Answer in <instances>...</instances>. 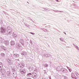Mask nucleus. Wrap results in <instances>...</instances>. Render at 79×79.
<instances>
[{
	"mask_svg": "<svg viewBox=\"0 0 79 79\" xmlns=\"http://www.w3.org/2000/svg\"><path fill=\"white\" fill-rule=\"evenodd\" d=\"M13 36L14 39H16L17 37V35H15L14 34H13Z\"/></svg>",
	"mask_w": 79,
	"mask_h": 79,
	"instance_id": "21",
	"label": "nucleus"
},
{
	"mask_svg": "<svg viewBox=\"0 0 79 79\" xmlns=\"http://www.w3.org/2000/svg\"><path fill=\"white\" fill-rule=\"evenodd\" d=\"M64 77V79L66 77Z\"/></svg>",
	"mask_w": 79,
	"mask_h": 79,
	"instance_id": "39",
	"label": "nucleus"
},
{
	"mask_svg": "<svg viewBox=\"0 0 79 79\" xmlns=\"http://www.w3.org/2000/svg\"><path fill=\"white\" fill-rule=\"evenodd\" d=\"M41 29H42V30H43V31H44L45 30V28H41Z\"/></svg>",
	"mask_w": 79,
	"mask_h": 79,
	"instance_id": "32",
	"label": "nucleus"
},
{
	"mask_svg": "<svg viewBox=\"0 0 79 79\" xmlns=\"http://www.w3.org/2000/svg\"><path fill=\"white\" fill-rule=\"evenodd\" d=\"M32 74H31V73H29L28 74H27V77H32Z\"/></svg>",
	"mask_w": 79,
	"mask_h": 79,
	"instance_id": "16",
	"label": "nucleus"
},
{
	"mask_svg": "<svg viewBox=\"0 0 79 79\" xmlns=\"http://www.w3.org/2000/svg\"><path fill=\"white\" fill-rule=\"evenodd\" d=\"M17 48H20V47H21V45L20 44H18L16 46Z\"/></svg>",
	"mask_w": 79,
	"mask_h": 79,
	"instance_id": "24",
	"label": "nucleus"
},
{
	"mask_svg": "<svg viewBox=\"0 0 79 79\" xmlns=\"http://www.w3.org/2000/svg\"><path fill=\"white\" fill-rule=\"evenodd\" d=\"M75 74L76 75L77 77H79V74L78 73L76 72L75 73Z\"/></svg>",
	"mask_w": 79,
	"mask_h": 79,
	"instance_id": "20",
	"label": "nucleus"
},
{
	"mask_svg": "<svg viewBox=\"0 0 79 79\" xmlns=\"http://www.w3.org/2000/svg\"><path fill=\"white\" fill-rule=\"evenodd\" d=\"M59 12H60V13H61V12H63V11H59Z\"/></svg>",
	"mask_w": 79,
	"mask_h": 79,
	"instance_id": "38",
	"label": "nucleus"
},
{
	"mask_svg": "<svg viewBox=\"0 0 79 79\" xmlns=\"http://www.w3.org/2000/svg\"><path fill=\"white\" fill-rule=\"evenodd\" d=\"M1 33H5L6 32V29L2 27L1 28Z\"/></svg>",
	"mask_w": 79,
	"mask_h": 79,
	"instance_id": "2",
	"label": "nucleus"
},
{
	"mask_svg": "<svg viewBox=\"0 0 79 79\" xmlns=\"http://www.w3.org/2000/svg\"><path fill=\"white\" fill-rule=\"evenodd\" d=\"M29 71H32V70H33V67H30L29 68Z\"/></svg>",
	"mask_w": 79,
	"mask_h": 79,
	"instance_id": "22",
	"label": "nucleus"
},
{
	"mask_svg": "<svg viewBox=\"0 0 79 79\" xmlns=\"http://www.w3.org/2000/svg\"><path fill=\"white\" fill-rule=\"evenodd\" d=\"M56 0V2H59L58 1V0Z\"/></svg>",
	"mask_w": 79,
	"mask_h": 79,
	"instance_id": "41",
	"label": "nucleus"
},
{
	"mask_svg": "<svg viewBox=\"0 0 79 79\" xmlns=\"http://www.w3.org/2000/svg\"><path fill=\"white\" fill-rule=\"evenodd\" d=\"M30 34H32V35H34V34H35V33H32V32H30Z\"/></svg>",
	"mask_w": 79,
	"mask_h": 79,
	"instance_id": "33",
	"label": "nucleus"
},
{
	"mask_svg": "<svg viewBox=\"0 0 79 79\" xmlns=\"http://www.w3.org/2000/svg\"><path fill=\"white\" fill-rule=\"evenodd\" d=\"M73 45L74 46V47H75V48H77V50H79V47H77V46L75 44H73Z\"/></svg>",
	"mask_w": 79,
	"mask_h": 79,
	"instance_id": "19",
	"label": "nucleus"
},
{
	"mask_svg": "<svg viewBox=\"0 0 79 79\" xmlns=\"http://www.w3.org/2000/svg\"><path fill=\"white\" fill-rule=\"evenodd\" d=\"M4 42L6 45H8L9 44V41L8 40H5Z\"/></svg>",
	"mask_w": 79,
	"mask_h": 79,
	"instance_id": "14",
	"label": "nucleus"
},
{
	"mask_svg": "<svg viewBox=\"0 0 79 79\" xmlns=\"http://www.w3.org/2000/svg\"><path fill=\"white\" fill-rule=\"evenodd\" d=\"M44 56L45 58H47V54H44Z\"/></svg>",
	"mask_w": 79,
	"mask_h": 79,
	"instance_id": "28",
	"label": "nucleus"
},
{
	"mask_svg": "<svg viewBox=\"0 0 79 79\" xmlns=\"http://www.w3.org/2000/svg\"><path fill=\"white\" fill-rule=\"evenodd\" d=\"M54 11H55V12H58V11H58V10H54Z\"/></svg>",
	"mask_w": 79,
	"mask_h": 79,
	"instance_id": "35",
	"label": "nucleus"
},
{
	"mask_svg": "<svg viewBox=\"0 0 79 79\" xmlns=\"http://www.w3.org/2000/svg\"><path fill=\"white\" fill-rule=\"evenodd\" d=\"M3 13L5 15H8V14L6 12H4Z\"/></svg>",
	"mask_w": 79,
	"mask_h": 79,
	"instance_id": "31",
	"label": "nucleus"
},
{
	"mask_svg": "<svg viewBox=\"0 0 79 79\" xmlns=\"http://www.w3.org/2000/svg\"><path fill=\"white\" fill-rule=\"evenodd\" d=\"M44 66L45 67H48V64H45L44 65Z\"/></svg>",
	"mask_w": 79,
	"mask_h": 79,
	"instance_id": "30",
	"label": "nucleus"
},
{
	"mask_svg": "<svg viewBox=\"0 0 79 79\" xmlns=\"http://www.w3.org/2000/svg\"><path fill=\"white\" fill-rule=\"evenodd\" d=\"M64 34H65V35H66V33H65V32H64Z\"/></svg>",
	"mask_w": 79,
	"mask_h": 79,
	"instance_id": "43",
	"label": "nucleus"
},
{
	"mask_svg": "<svg viewBox=\"0 0 79 79\" xmlns=\"http://www.w3.org/2000/svg\"><path fill=\"white\" fill-rule=\"evenodd\" d=\"M7 61L8 63V64H11V60L8 59L7 60Z\"/></svg>",
	"mask_w": 79,
	"mask_h": 79,
	"instance_id": "13",
	"label": "nucleus"
},
{
	"mask_svg": "<svg viewBox=\"0 0 79 79\" xmlns=\"http://www.w3.org/2000/svg\"><path fill=\"white\" fill-rule=\"evenodd\" d=\"M20 71L21 73V74H25L26 73V70H25L21 69L20 70Z\"/></svg>",
	"mask_w": 79,
	"mask_h": 79,
	"instance_id": "10",
	"label": "nucleus"
},
{
	"mask_svg": "<svg viewBox=\"0 0 79 79\" xmlns=\"http://www.w3.org/2000/svg\"><path fill=\"white\" fill-rule=\"evenodd\" d=\"M25 26H27V27H28L27 25V24L25 25Z\"/></svg>",
	"mask_w": 79,
	"mask_h": 79,
	"instance_id": "42",
	"label": "nucleus"
},
{
	"mask_svg": "<svg viewBox=\"0 0 79 79\" xmlns=\"http://www.w3.org/2000/svg\"><path fill=\"white\" fill-rule=\"evenodd\" d=\"M2 39V37H0V40Z\"/></svg>",
	"mask_w": 79,
	"mask_h": 79,
	"instance_id": "37",
	"label": "nucleus"
},
{
	"mask_svg": "<svg viewBox=\"0 0 79 79\" xmlns=\"http://www.w3.org/2000/svg\"><path fill=\"white\" fill-rule=\"evenodd\" d=\"M12 75L14 76H15V75H16V72H14V73H13Z\"/></svg>",
	"mask_w": 79,
	"mask_h": 79,
	"instance_id": "29",
	"label": "nucleus"
},
{
	"mask_svg": "<svg viewBox=\"0 0 79 79\" xmlns=\"http://www.w3.org/2000/svg\"><path fill=\"white\" fill-rule=\"evenodd\" d=\"M19 60V59H18V60Z\"/></svg>",
	"mask_w": 79,
	"mask_h": 79,
	"instance_id": "45",
	"label": "nucleus"
},
{
	"mask_svg": "<svg viewBox=\"0 0 79 79\" xmlns=\"http://www.w3.org/2000/svg\"><path fill=\"white\" fill-rule=\"evenodd\" d=\"M1 56H3V57H5V54H4V53H1Z\"/></svg>",
	"mask_w": 79,
	"mask_h": 79,
	"instance_id": "25",
	"label": "nucleus"
},
{
	"mask_svg": "<svg viewBox=\"0 0 79 79\" xmlns=\"http://www.w3.org/2000/svg\"><path fill=\"white\" fill-rule=\"evenodd\" d=\"M67 68L68 69H69V71H70V72H71V71H72V70L69 67H67Z\"/></svg>",
	"mask_w": 79,
	"mask_h": 79,
	"instance_id": "23",
	"label": "nucleus"
},
{
	"mask_svg": "<svg viewBox=\"0 0 79 79\" xmlns=\"http://www.w3.org/2000/svg\"><path fill=\"white\" fill-rule=\"evenodd\" d=\"M44 32H47V29H45V30L44 29Z\"/></svg>",
	"mask_w": 79,
	"mask_h": 79,
	"instance_id": "34",
	"label": "nucleus"
},
{
	"mask_svg": "<svg viewBox=\"0 0 79 79\" xmlns=\"http://www.w3.org/2000/svg\"><path fill=\"white\" fill-rule=\"evenodd\" d=\"M63 38H60V40H63Z\"/></svg>",
	"mask_w": 79,
	"mask_h": 79,
	"instance_id": "36",
	"label": "nucleus"
},
{
	"mask_svg": "<svg viewBox=\"0 0 79 79\" xmlns=\"http://www.w3.org/2000/svg\"><path fill=\"white\" fill-rule=\"evenodd\" d=\"M15 41H14L13 40H12L10 42V44L12 46H13L15 45Z\"/></svg>",
	"mask_w": 79,
	"mask_h": 79,
	"instance_id": "7",
	"label": "nucleus"
},
{
	"mask_svg": "<svg viewBox=\"0 0 79 79\" xmlns=\"http://www.w3.org/2000/svg\"><path fill=\"white\" fill-rule=\"evenodd\" d=\"M7 33L9 34H11L12 32H11V28L10 27H8L7 28Z\"/></svg>",
	"mask_w": 79,
	"mask_h": 79,
	"instance_id": "1",
	"label": "nucleus"
},
{
	"mask_svg": "<svg viewBox=\"0 0 79 79\" xmlns=\"http://www.w3.org/2000/svg\"><path fill=\"white\" fill-rule=\"evenodd\" d=\"M27 19H29V20H31V21H32V22H34V21H33V20H32V19H31V18H30V17H27Z\"/></svg>",
	"mask_w": 79,
	"mask_h": 79,
	"instance_id": "27",
	"label": "nucleus"
},
{
	"mask_svg": "<svg viewBox=\"0 0 79 79\" xmlns=\"http://www.w3.org/2000/svg\"><path fill=\"white\" fill-rule=\"evenodd\" d=\"M62 71L63 73H68V70L67 69L63 68H62Z\"/></svg>",
	"mask_w": 79,
	"mask_h": 79,
	"instance_id": "9",
	"label": "nucleus"
},
{
	"mask_svg": "<svg viewBox=\"0 0 79 79\" xmlns=\"http://www.w3.org/2000/svg\"><path fill=\"white\" fill-rule=\"evenodd\" d=\"M1 72L2 73V75H3V74H5L6 73V71L5 70L3 69H1L0 70Z\"/></svg>",
	"mask_w": 79,
	"mask_h": 79,
	"instance_id": "8",
	"label": "nucleus"
},
{
	"mask_svg": "<svg viewBox=\"0 0 79 79\" xmlns=\"http://www.w3.org/2000/svg\"><path fill=\"white\" fill-rule=\"evenodd\" d=\"M1 48H2L4 50H6V48L4 47L3 46H1Z\"/></svg>",
	"mask_w": 79,
	"mask_h": 79,
	"instance_id": "18",
	"label": "nucleus"
},
{
	"mask_svg": "<svg viewBox=\"0 0 79 79\" xmlns=\"http://www.w3.org/2000/svg\"><path fill=\"white\" fill-rule=\"evenodd\" d=\"M6 74L7 76H11V72L10 71H8Z\"/></svg>",
	"mask_w": 79,
	"mask_h": 79,
	"instance_id": "12",
	"label": "nucleus"
},
{
	"mask_svg": "<svg viewBox=\"0 0 79 79\" xmlns=\"http://www.w3.org/2000/svg\"><path fill=\"white\" fill-rule=\"evenodd\" d=\"M32 77L33 78H36L37 77V74L35 73H34L32 74Z\"/></svg>",
	"mask_w": 79,
	"mask_h": 79,
	"instance_id": "4",
	"label": "nucleus"
},
{
	"mask_svg": "<svg viewBox=\"0 0 79 79\" xmlns=\"http://www.w3.org/2000/svg\"><path fill=\"white\" fill-rule=\"evenodd\" d=\"M49 79H52V78H51V77H49Z\"/></svg>",
	"mask_w": 79,
	"mask_h": 79,
	"instance_id": "40",
	"label": "nucleus"
},
{
	"mask_svg": "<svg viewBox=\"0 0 79 79\" xmlns=\"http://www.w3.org/2000/svg\"><path fill=\"white\" fill-rule=\"evenodd\" d=\"M19 66L21 68H23L24 66V64L23 63H20L19 64Z\"/></svg>",
	"mask_w": 79,
	"mask_h": 79,
	"instance_id": "3",
	"label": "nucleus"
},
{
	"mask_svg": "<svg viewBox=\"0 0 79 79\" xmlns=\"http://www.w3.org/2000/svg\"><path fill=\"white\" fill-rule=\"evenodd\" d=\"M21 54L22 55H23V56L26 55V52H25V51H23V52H22L21 53Z\"/></svg>",
	"mask_w": 79,
	"mask_h": 79,
	"instance_id": "15",
	"label": "nucleus"
},
{
	"mask_svg": "<svg viewBox=\"0 0 79 79\" xmlns=\"http://www.w3.org/2000/svg\"><path fill=\"white\" fill-rule=\"evenodd\" d=\"M3 64L2 62H0V68H3Z\"/></svg>",
	"mask_w": 79,
	"mask_h": 79,
	"instance_id": "17",
	"label": "nucleus"
},
{
	"mask_svg": "<svg viewBox=\"0 0 79 79\" xmlns=\"http://www.w3.org/2000/svg\"><path fill=\"white\" fill-rule=\"evenodd\" d=\"M20 43H21V44H23V42H24V40H20Z\"/></svg>",
	"mask_w": 79,
	"mask_h": 79,
	"instance_id": "26",
	"label": "nucleus"
},
{
	"mask_svg": "<svg viewBox=\"0 0 79 79\" xmlns=\"http://www.w3.org/2000/svg\"><path fill=\"white\" fill-rule=\"evenodd\" d=\"M61 67L60 66H58L57 69H56V70L57 71H61L62 70V69H61Z\"/></svg>",
	"mask_w": 79,
	"mask_h": 79,
	"instance_id": "6",
	"label": "nucleus"
},
{
	"mask_svg": "<svg viewBox=\"0 0 79 79\" xmlns=\"http://www.w3.org/2000/svg\"><path fill=\"white\" fill-rule=\"evenodd\" d=\"M71 76L72 78H73V79H77V77L75 75V74L74 73H72Z\"/></svg>",
	"mask_w": 79,
	"mask_h": 79,
	"instance_id": "5",
	"label": "nucleus"
},
{
	"mask_svg": "<svg viewBox=\"0 0 79 79\" xmlns=\"http://www.w3.org/2000/svg\"><path fill=\"white\" fill-rule=\"evenodd\" d=\"M13 56L15 57V58H16L17 57H19V55L17 54H13Z\"/></svg>",
	"mask_w": 79,
	"mask_h": 79,
	"instance_id": "11",
	"label": "nucleus"
},
{
	"mask_svg": "<svg viewBox=\"0 0 79 79\" xmlns=\"http://www.w3.org/2000/svg\"><path fill=\"white\" fill-rule=\"evenodd\" d=\"M48 27H50V26H48Z\"/></svg>",
	"mask_w": 79,
	"mask_h": 79,
	"instance_id": "44",
	"label": "nucleus"
}]
</instances>
